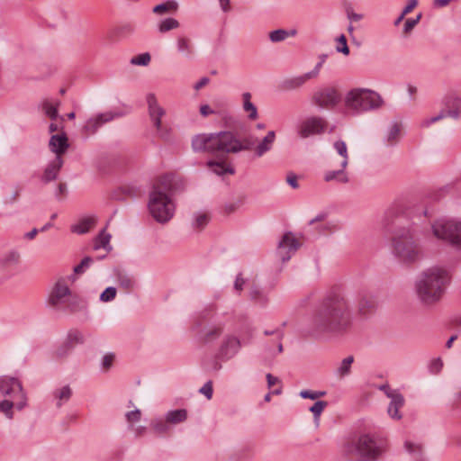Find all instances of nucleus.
<instances>
[{
  "instance_id": "obj_21",
  "label": "nucleus",
  "mask_w": 461,
  "mask_h": 461,
  "mask_svg": "<svg viewBox=\"0 0 461 461\" xmlns=\"http://www.w3.org/2000/svg\"><path fill=\"white\" fill-rule=\"evenodd\" d=\"M388 398L391 399V402L388 406V414L396 420H400L402 415L400 414L399 409L404 404V398L402 394H388Z\"/></svg>"
},
{
  "instance_id": "obj_28",
  "label": "nucleus",
  "mask_w": 461,
  "mask_h": 461,
  "mask_svg": "<svg viewBox=\"0 0 461 461\" xmlns=\"http://www.w3.org/2000/svg\"><path fill=\"white\" fill-rule=\"evenodd\" d=\"M333 148L341 158L339 167L346 168L348 164V153L346 142L343 140H337L334 142Z\"/></svg>"
},
{
  "instance_id": "obj_49",
  "label": "nucleus",
  "mask_w": 461,
  "mask_h": 461,
  "mask_svg": "<svg viewBox=\"0 0 461 461\" xmlns=\"http://www.w3.org/2000/svg\"><path fill=\"white\" fill-rule=\"evenodd\" d=\"M338 46L336 47V50L338 52L343 53L344 55L349 54V48L347 44V39L344 34H341L338 39Z\"/></svg>"
},
{
  "instance_id": "obj_16",
  "label": "nucleus",
  "mask_w": 461,
  "mask_h": 461,
  "mask_svg": "<svg viewBox=\"0 0 461 461\" xmlns=\"http://www.w3.org/2000/svg\"><path fill=\"white\" fill-rule=\"evenodd\" d=\"M241 347L240 340L234 336H228L221 343L218 356L222 360L232 358Z\"/></svg>"
},
{
  "instance_id": "obj_15",
  "label": "nucleus",
  "mask_w": 461,
  "mask_h": 461,
  "mask_svg": "<svg viewBox=\"0 0 461 461\" xmlns=\"http://www.w3.org/2000/svg\"><path fill=\"white\" fill-rule=\"evenodd\" d=\"M312 78H315V72H307L299 76L287 77L279 83L278 87L281 91L285 92L295 91L302 88L304 84Z\"/></svg>"
},
{
  "instance_id": "obj_64",
  "label": "nucleus",
  "mask_w": 461,
  "mask_h": 461,
  "mask_svg": "<svg viewBox=\"0 0 461 461\" xmlns=\"http://www.w3.org/2000/svg\"><path fill=\"white\" fill-rule=\"evenodd\" d=\"M21 192H22V187L15 186L10 198L8 199V203H14L20 196Z\"/></svg>"
},
{
  "instance_id": "obj_27",
  "label": "nucleus",
  "mask_w": 461,
  "mask_h": 461,
  "mask_svg": "<svg viewBox=\"0 0 461 461\" xmlns=\"http://www.w3.org/2000/svg\"><path fill=\"white\" fill-rule=\"evenodd\" d=\"M186 419L187 411L185 409L169 411L166 414V420L170 424H178L184 422Z\"/></svg>"
},
{
  "instance_id": "obj_54",
  "label": "nucleus",
  "mask_w": 461,
  "mask_h": 461,
  "mask_svg": "<svg viewBox=\"0 0 461 461\" xmlns=\"http://www.w3.org/2000/svg\"><path fill=\"white\" fill-rule=\"evenodd\" d=\"M126 420L132 427V423L138 422L141 418V411L140 409H135L131 411L126 412L125 414Z\"/></svg>"
},
{
  "instance_id": "obj_29",
  "label": "nucleus",
  "mask_w": 461,
  "mask_h": 461,
  "mask_svg": "<svg viewBox=\"0 0 461 461\" xmlns=\"http://www.w3.org/2000/svg\"><path fill=\"white\" fill-rule=\"evenodd\" d=\"M207 167L216 175L222 176L226 173L233 175L235 170L231 167H226L223 162L209 160Z\"/></svg>"
},
{
  "instance_id": "obj_17",
  "label": "nucleus",
  "mask_w": 461,
  "mask_h": 461,
  "mask_svg": "<svg viewBox=\"0 0 461 461\" xmlns=\"http://www.w3.org/2000/svg\"><path fill=\"white\" fill-rule=\"evenodd\" d=\"M149 115L158 131H161V118L165 115V110L158 104L153 94L147 95Z\"/></svg>"
},
{
  "instance_id": "obj_39",
  "label": "nucleus",
  "mask_w": 461,
  "mask_h": 461,
  "mask_svg": "<svg viewBox=\"0 0 461 461\" xmlns=\"http://www.w3.org/2000/svg\"><path fill=\"white\" fill-rule=\"evenodd\" d=\"M354 362V357L353 356H348L347 357H345L339 366L338 367V374L339 375V376H345L349 374L350 372V367H351V364Z\"/></svg>"
},
{
  "instance_id": "obj_7",
  "label": "nucleus",
  "mask_w": 461,
  "mask_h": 461,
  "mask_svg": "<svg viewBox=\"0 0 461 461\" xmlns=\"http://www.w3.org/2000/svg\"><path fill=\"white\" fill-rule=\"evenodd\" d=\"M345 104L348 108L360 113L381 107L383 99L375 91L366 88H356L348 93Z\"/></svg>"
},
{
  "instance_id": "obj_41",
  "label": "nucleus",
  "mask_w": 461,
  "mask_h": 461,
  "mask_svg": "<svg viewBox=\"0 0 461 461\" xmlns=\"http://www.w3.org/2000/svg\"><path fill=\"white\" fill-rule=\"evenodd\" d=\"M66 340L75 348L76 345L84 343V337L78 330H70L67 335Z\"/></svg>"
},
{
  "instance_id": "obj_1",
  "label": "nucleus",
  "mask_w": 461,
  "mask_h": 461,
  "mask_svg": "<svg viewBox=\"0 0 461 461\" xmlns=\"http://www.w3.org/2000/svg\"><path fill=\"white\" fill-rule=\"evenodd\" d=\"M352 326L350 303L348 297L339 292L327 294L311 317L307 332L312 336L344 335Z\"/></svg>"
},
{
  "instance_id": "obj_6",
  "label": "nucleus",
  "mask_w": 461,
  "mask_h": 461,
  "mask_svg": "<svg viewBox=\"0 0 461 461\" xmlns=\"http://www.w3.org/2000/svg\"><path fill=\"white\" fill-rule=\"evenodd\" d=\"M340 451L345 456L357 455L365 461H376L384 453L385 447L382 441L365 433L357 438H346L340 446Z\"/></svg>"
},
{
  "instance_id": "obj_59",
  "label": "nucleus",
  "mask_w": 461,
  "mask_h": 461,
  "mask_svg": "<svg viewBox=\"0 0 461 461\" xmlns=\"http://www.w3.org/2000/svg\"><path fill=\"white\" fill-rule=\"evenodd\" d=\"M114 359V355L112 353L106 354L103 357L102 365L104 368L108 369L112 366Z\"/></svg>"
},
{
  "instance_id": "obj_36",
  "label": "nucleus",
  "mask_w": 461,
  "mask_h": 461,
  "mask_svg": "<svg viewBox=\"0 0 461 461\" xmlns=\"http://www.w3.org/2000/svg\"><path fill=\"white\" fill-rule=\"evenodd\" d=\"M16 407V402L5 399L3 401H0V412H3L6 418L13 419L14 418V411L13 408Z\"/></svg>"
},
{
  "instance_id": "obj_35",
  "label": "nucleus",
  "mask_w": 461,
  "mask_h": 461,
  "mask_svg": "<svg viewBox=\"0 0 461 461\" xmlns=\"http://www.w3.org/2000/svg\"><path fill=\"white\" fill-rule=\"evenodd\" d=\"M72 390L68 385H65L54 393L55 397L58 399L57 406L60 407L63 402H68L71 397Z\"/></svg>"
},
{
  "instance_id": "obj_31",
  "label": "nucleus",
  "mask_w": 461,
  "mask_h": 461,
  "mask_svg": "<svg viewBox=\"0 0 461 461\" xmlns=\"http://www.w3.org/2000/svg\"><path fill=\"white\" fill-rule=\"evenodd\" d=\"M251 94L249 92L242 94V100H243V109L246 112H249V118L250 120H256L258 118V109L257 107L251 103Z\"/></svg>"
},
{
  "instance_id": "obj_60",
  "label": "nucleus",
  "mask_w": 461,
  "mask_h": 461,
  "mask_svg": "<svg viewBox=\"0 0 461 461\" xmlns=\"http://www.w3.org/2000/svg\"><path fill=\"white\" fill-rule=\"evenodd\" d=\"M443 362L440 357H438L431 362L430 369L434 373H438L441 370Z\"/></svg>"
},
{
  "instance_id": "obj_51",
  "label": "nucleus",
  "mask_w": 461,
  "mask_h": 461,
  "mask_svg": "<svg viewBox=\"0 0 461 461\" xmlns=\"http://www.w3.org/2000/svg\"><path fill=\"white\" fill-rule=\"evenodd\" d=\"M116 296V288L113 286L107 287L100 295V300L102 302H111Z\"/></svg>"
},
{
  "instance_id": "obj_22",
  "label": "nucleus",
  "mask_w": 461,
  "mask_h": 461,
  "mask_svg": "<svg viewBox=\"0 0 461 461\" xmlns=\"http://www.w3.org/2000/svg\"><path fill=\"white\" fill-rule=\"evenodd\" d=\"M401 124L396 122L390 124L384 138V141L386 146H393L398 142L401 135Z\"/></svg>"
},
{
  "instance_id": "obj_25",
  "label": "nucleus",
  "mask_w": 461,
  "mask_h": 461,
  "mask_svg": "<svg viewBox=\"0 0 461 461\" xmlns=\"http://www.w3.org/2000/svg\"><path fill=\"white\" fill-rule=\"evenodd\" d=\"M447 116L456 119L459 116V112L457 110H442L436 116H433V117L428 118V119H424L420 122V125L422 127H429L430 124H432L436 122H438L441 119L446 118Z\"/></svg>"
},
{
  "instance_id": "obj_5",
  "label": "nucleus",
  "mask_w": 461,
  "mask_h": 461,
  "mask_svg": "<svg viewBox=\"0 0 461 461\" xmlns=\"http://www.w3.org/2000/svg\"><path fill=\"white\" fill-rule=\"evenodd\" d=\"M171 178L168 176L159 177L149 194V210L153 218L160 222H167L174 215L175 206L169 198Z\"/></svg>"
},
{
  "instance_id": "obj_45",
  "label": "nucleus",
  "mask_w": 461,
  "mask_h": 461,
  "mask_svg": "<svg viewBox=\"0 0 461 461\" xmlns=\"http://www.w3.org/2000/svg\"><path fill=\"white\" fill-rule=\"evenodd\" d=\"M73 349L74 347L65 339V341L57 348L56 356L59 358L66 357Z\"/></svg>"
},
{
  "instance_id": "obj_63",
  "label": "nucleus",
  "mask_w": 461,
  "mask_h": 461,
  "mask_svg": "<svg viewBox=\"0 0 461 461\" xmlns=\"http://www.w3.org/2000/svg\"><path fill=\"white\" fill-rule=\"evenodd\" d=\"M326 58H327L326 54H321L320 56V61L316 64L314 68L311 71V72H315V77L319 75L320 69H321L322 64L325 62Z\"/></svg>"
},
{
  "instance_id": "obj_10",
  "label": "nucleus",
  "mask_w": 461,
  "mask_h": 461,
  "mask_svg": "<svg viewBox=\"0 0 461 461\" xmlns=\"http://www.w3.org/2000/svg\"><path fill=\"white\" fill-rule=\"evenodd\" d=\"M0 393L3 396L8 397L9 400L16 402V408L23 410L27 404L26 393L23 391L21 382L15 377L1 376L0 377Z\"/></svg>"
},
{
  "instance_id": "obj_12",
  "label": "nucleus",
  "mask_w": 461,
  "mask_h": 461,
  "mask_svg": "<svg viewBox=\"0 0 461 461\" xmlns=\"http://www.w3.org/2000/svg\"><path fill=\"white\" fill-rule=\"evenodd\" d=\"M122 113H114L112 111H107L104 113H100L90 117L86 123L84 124L82 131L83 132L89 136L95 134L98 130L104 125L114 120L115 118L121 117Z\"/></svg>"
},
{
  "instance_id": "obj_37",
  "label": "nucleus",
  "mask_w": 461,
  "mask_h": 461,
  "mask_svg": "<svg viewBox=\"0 0 461 461\" xmlns=\"http://www.w3.org/2000/svg\"><path fill=\"white\" fill-rule=\"evenodd\" d=\"M20 255L16 251H9L2 256L1 263L4 267H10L18 263Z\"/></svg>"
},
{
  "instance_id": "obj_53",
  "label": "nucleus",
  "mask_w": 461,
  "mask_h": 461,
  "mask_svg": "<svg viewBox=\"0 0 461 461\" xmlns=\"http://www.w3.org/2000/svg\"><path fill=\"white\" fill-rule=\"evenodd\" d=\"M347 18L350 22H359L364 18L362 14L356 13L351 5H348L345 8Z\"/></svg>"
},
{
  "instance_id": "obj_48",
  "label": "nucleus",
  "mask_w": 461,
  "mask_h": 461,
  "mask_svg": "<svg viewBox=\"0 0 461 461\" xmlns=\"http://www.w3.org/2000/svg\"><path fill=\"white\" fill-rule=\"evenodd\" d=\"M328 405V402L325 401H318L312 407H310V411L313 414L314 419L317 420L325 407Z\"/></svg>"
},
{
  "instance_id": "obj_62",
  "label": "nucleus",
  "mask_w": 461,
  "mask_h": 461,
  "mask_svg": "<svg viewBox=\"0 0 461 461\" xmlns=\"http://www.w3.org/2000/svg\"><path fill=\"white\" fill-rule=\"evenodd\" d=\"M418 5V0H409L407 5L402 10V15H407L411 13Z\"/></svg>"
},
{
  "instance_id": "obj_4",
  "label": "nucleus",
  "mask_w": 461,
  "mask_h": 461,
  "mask_svg": "<svg viewBox=\"0 0 461 461\" xmlns=\"http://www.w3.org/2000/svg\"><path fill=\"white\" fill-rule=\"evenodd\" d=\"M447 280L446 270L433 267L423 271L415 283L416 293L424 304L430 305L441 298Z\"/></svg>"
},
{
  "instance_id": "obj_50",
  "label": "nucleus",
  "mask_w": 461,
  "mask_h": 461,
  "mask_svg": "<svg viewBox=\"0 0 461 461\" xmlns=\"http://www.w3.org/2000/svg\"><path fill=\"white\" fill-rule=\"evenodd\" d=\"M94 259L91 257H85L80 264L74 267V273L75 274H82L85 272V270L90 266L91 263H93Z\"/></svg>"
},
{
  "instance_id": "obj_56",
  "label": "nucleus",
  "mask_w": 461,
  "mask_h": 461,
  "mask_svg": "<svg viewBox=\"0 0 461 461\" xmlns=\"http://www.w3.org/2000/svg\"><path fill=\"white\" fill-rule=\"evenodd\" d=\"M199 392L203 394L208 400L212 397V381L206 382L199 390Z\"/></svg>"
},
{
  "instance_id": "obj_13",
  "label": "nucleus",
  "mask_w": 461,
  "mask_h": 461,
  "mask_svg": "<svg viewBox=\"0 0 461 461\" xmlns=\"http://www.w3.org/2000/svg\"><path fill=\"white\" fill-rule=\"evenodd\" d=\"M327 126L326 121L319 116H312L304 120L299 129L298 134L301 138L305 139L311 135L322 133Z\"/></svg>"
},
{
  "instance_id": "obj_24",
  "label": "nucleus",
  "mask_w": 461,
  "mask_h": 461,
  "mask_svg": "<svg viewBox=\"0 0 461 461\" xmlns=\"http://www.w3.org/2000/svg\"><path fill=\"white\" fill-rule=\"evenodd\" d=\"M276 140V132L270 131L264 137L261 142L255 148V153L258 157H262L266 152L272 149L273 143Z\"/></svg>"
},
{
  "instance_id": "obj_8",
  "label": "nucleus",
  "mask_w": 461,
  "mask_h": 461,
  "mask_svg": "<svg viewBox=\"0 0 461 461\" xmlns=\"http://www.w3.org/2000/svg\"><path fill=\"white\" fill-rule=\"evenodd\" d=\"M49 304L54 307L66 305L70 311H77L80 307L81 299L68 286L66 280L57 281L48 299Z\"/></svg>"
},
{
  "instance_id": "obj_23",
  "label": "nucleus",
  "mask_w": 461,
  "mask_h": 461,
  "mask_svg": "<svg viewBox=\"0 0 461 461\" xmlns=\"http://www.w3.org/2000/svg\"><path fill=\"white\" fill-rule=\"evenodd\" d=\"M95 221L94 216L84 217L77 223L71 226V230L77 234H85L95 225Z\"/></svg>"
},
{
  "instance_id": "obj_33",
  "label": "nucleus",
  "mask_w": 461,
  "mask_h": 461,
  "mask_svg": "<svg viewBox=\"0 0 461 461\" xmlns=\"http://www.w3.org/2000/svg\"><path fill=\"white\" fill-rule=\"evenodd\" d=\"M176 47L178 52L184 54L187 58H189L194 52L193 45L190 40L185 37H179L177 39Z\"/></svg>"
},
{
  "instance_id": "obj_44",
  "label": "nucleus",
  "mask_w": 461,
  "mask_h": 461,
  "mask_svg": "<svg viewBox=\"0 0 461 461\" xmlns=\"http://www.w3.org/2000/svg\"><path fill=\"white\" fill-rule=\"evenodd\" d=\"M421 17H422V14L419 13L415 18H413V19L408 18L405 21L404 25H403V29H402L403 33L406 35L411 33V31L413 30V28L419 23Z\"/></svg>"
},
{
  "instance_id": "obj_9",
  "label": "nucleus",
  "mask_w": 461,
  "mask_h": 461,
  "mask_svg": "<svg viewBox=\"0 0 461 461\" xmlns=\"http://www.w3.org/2000/svg\"><path fill=\"white\" fill-rule=\"evenodd\" d=\"M436 238L461 248V222L453 220H439L431 226Z\"/></svg>"
},
{
  "instance_id": "obj_61",
  "label": "nucleus",
  "mask_w": 461,
  "mask_h": 461,
  "mask_svg": "<svg viewBox=\"0 0 461 461\" xmlns=\"http://www.w3.org/2000/svg\"><path fill=\"white\" fill-rule=\"evenodd\" d=\"M286 182L289 185H291L293 188L296 189L299 187L298 182H297V176L294 173H289L286 177Z\"/></svg>"
},
{
  "instance_id": "obj_30",
  "label": "nucleus",
  "mask_w": 461,
  "mask_h": 461,
  "mask_svg": "<svg viewBox=\"0 0 461 461\" xmlns=\"http://www.w3.org/2000/svg\"><path fill=\"white\" fill-rule=\"evenodd\" d=\"M324 180L326 182H330L332 180H338L340 183H348V177L347 173L345 172V168L340 167V168L337 170H330L327 171L324 175Z\"/></svg>"
},
{
  "instance_id": "obj_11",
  "label": "nucleus",
  "mask_w": 461,
  "mask_h": 461,
  "mask_svg": "<svg viewBox=\"0 0 461 461\" xmlns=\"http://www.w3.org/2000/svg\"><path fill=\"white\" fill-rule=\"evenodd\" d=\"M341 99L339 91L332 86H326L316 90L312 96V104L321 109L334 108Z\"/></svg>"
},
{
  "instance_id": "obj_14",
  "label": "nucleus",
  "mask_w": 461,
  "mask_h": 461,
  "mask_svg": "<svg viewBox=\"0 0 461 461\" xmlns=\"http://www.w3.org/2000/svg\"><path fill=\"white\" fill-rule=\"evenodd\" d=\"M301 244L292 232H286L278 243L277 255L283 262L288 261Z\"/></svg>"
},
{
  "instance_id": "obj_34",
  "label": "nucleus",
  "mask_w": 461,
  "mask_h": 461,
  "mask_svg": "<svg viewBox=\"0 0 461 461\" xmlns=\"http://www.w3.org/2000/svg\"><path fill=\"white\" fill-rule=\"evenodd\" d=\"M178 8V4L174 0H168L165 3L159 4L153 8V13L157 14H163L167 12H176Z\"/></svg>"
},
{
  "instance_id": "obj_46",
  "label": "nucleus",
  "mask_w": 461,
  "mask_h": 461,
  "mask_svg": "<svg viewBox=\"0 0 461 461\" xmlns=\"http://www.w3.org/2000/svg\"><path fill=\"white\" fill-rule=\"evenodd\" d=\"M249 294L251 300L261 303L262 304L267 303V298L256 285L250 287Z\"/></svg>"
},
{
  "instance_id": "obj_52",
  "label": "nucleus",
  "mask_w": 461,
  "mask_h": 461,
  "mask_svg": "<svg viewBox=\"0 0 461 461\" xmlns=\"http://www.w3.org/2000/svg\"><path fill=\"white\" fill-rule=\"evenodd\" d=\"M209 221V217L206 213H198L195 215L194 221V228L203 229Z\"/></svg>"
},
{
  "instance_id": "obj_42",
  "label": "nucleus",
  "mask_w": 461,
  "mask_h": 461,
  "mask_svg": "<svg viewBox=\"0 0 461 461\" xmlns=\"http://www.w3.org/2000/svg\"><path fill=\"white\" fill-rule=\"evenodd\" d=\"M151 57L149 52H145L131 59V64L135 66H148L150 62Z\"/></svg>"
},
{
  "instance_id": "obj_43",
  "label": "nucleus",
  "mask_w": 461,
  "mask_h": 461,
  "mask_svg": "<svg viewBox=\"0 0 461 461\" xmlns=\"http://www.w3.org/2000/svg\"><path fill=\"white\" fill-rule=\"evenodd\" d=\"M289 36L288 31L285 29H278L269 32V40L272 42H280L285 41Z\"/></svg>"
},
{
  "instance_id": "obj_57",
  "label": "nucleus",
  "mask_w": 461,
  "mask_h": 461,
  "mask_svg": "<svg viewBox=\"0 0 461 461\" xmlns=\"http://www.w3.org/2000/svg\"><path fill=\"white\" fill-rule=\"evenodd\" d=\"M118 282L119 285L125 289L131 288L133 285L132 280L129 276L123 275H120L118 276Z\"/></svg>"
},
{
  "instance_id": "obj_40",
  "label": "nucleus",
  "mask_w": 461,
  "mask_h": 461,
  "mask_svg": "<svg viewBox=\"0 0 461 461\" xmlns=\"http://www.w3.org/2000/svg\"><path fill=\"white\" fill-rule=\"evenodd\" d=\"M151 428L158 434H164L169 430L168 422L162 419H155L151 421Z\"/></svg>"
},
{
  "instance_id": "obj_26",
  "label": "nucleus",
  "mask_w": 461,
  "mask_h": 461,
  "mask_svg": "<svg viewBox=\"0 0 461 461\" xmlns=\"http://www.w3.org/2000/svg\"><path fill=\"white\" fill-rule=\"evenodd\" d=\"M110 240L111 235L105 231V229H103L95 240L94 249L97 250L99 249H104L107 251H110L112 249Z\"/></svg>"
},
{
  "instance_id": "obj_19",
  "label": "nucleus",
  "mask_w": 461,
  "mask_h": 461,
  "mask_svg": "<svg viewBox=\"0 0 461 461\" xmlns=\"http://www.w3.org/2000/svg\"><path fill=\"white\" fill-rule=\"evenodd\" d=\"M63 164L64 160L61 157H55V158L52 161H50L46 167L42 176V180L45 183H49L52 180H55Z\"/></svg>"
},
{
  "instance_id": "obj_2",
  "label": "nucleus",
  "mask_w": 461,
  "mask_h": 461,
  "mask_svg": "<svg viewBox=\"0 0 461 461\" xmlns=\"http://www.w3.org/2000/svg\"><path fill=\"white\" fill-rule=\"evenodd\" d=\"M394 256L406 264H412L422 258L419 242L421 228L419 221L405 214L398 215L389 227Z\"/></svg>"
},
{
  "instance_id": "obj_47",
  "label": "nucleus",
  "mask_w": 461,
  "mask_h": 461,
  "mask_svg": "<svg viewBox=\"0 0 461 461\" xmlns=\"http://www.w3.org/2000/svg\"><path fill=\"white\" fill-rule=\"evenodd\" d=\"M326 395L325 391H311L303 390L300 392V396L303 399L316 400Z\"/></svg>"
},
{
  "instance_id": "obj_20",
  "label": "nucleus",
  "mask_w": 461,
  "mask_h": 461,
  "mask_svg": "<svg viewBox=\"0 0 461 461\" xmlns=\"http://www.w3.org/2000/svg\"><path fill=\"white\" fill-rule=\"evenodd\" d=\"M376 307L375 296L369 294H361L357 302V309L361 314L372 312Z\"/></svg>"
},
{
  "instance_id": "obj_18",
  "label": "nucleus",
  "mask_w": 461,
  "mask_h": 461,
  "mask_svg": "<svg viewBox=\"0 0 461 461\" xmlns=\"http://www.w3.org/2000/svg\"><path fill=\"white\" fill-rule=\"evenodd\" d=\"M50 149L56 154V157H61L69 148L68 138L65 132L52 135L49 141Z\"/></svg>"
},
{
  "instance_id": "obj_3",
  "label": "nucleus",
  "mask_w": 461,
  "mask_h": 461,
  "mask_svg": "<svg viewBox=\"0 0 461 461\" xmlns=\"http://www.w3.org/2000/svg\"><path fill=\"white\" fill-rule=\"evenodd\" d=\"M255 145L252 138L240 140L230 131L197 134L192 139L195 152H207L217 157L250 150Z\"/></svg>"
},
{
  "instance_id": "obj_58",
  "label": "nucleus",
  "mask_w": 461,
  "mask_h": 461,
  "mask_svg": "<svg viewBox=\"0 0 461 461\" xmlns=\"http://www.w3.org/2000/svg\"><path fill=\"white\" fill-rule=\"evenodd\" d=\"M245 283H246V280L243 278L242 274H239L236 276V279L234 282V289L238 292L242 291Z\"/></svg>"
},
{
  "instance_id": "obj_55",
  "label": "nucleus",
  "mask_w": 461,
  "mask_h": 461,
  "mask_svg": "<svg viewBox=\"0 0 461 461\" xmlns=\"http://www.w3.org/2000/svg\"><path fill=\"white\" fill-rule=\"evenodd\" d=\"M221 334V328H214L206 332L203 338V342H211Z\"/></svg>"
},
{
  "instance_id": "obj_32",
  "label": "nucleus",
  "mask_w": 461,
  "mask_h": 461,
  "mask_svg": "<svg viewBox=\"0 0 461 461\" xmlns=\"http://www.w3.org/2000/svg\"><path fill=\"white\" fill-rule=\"evenodd\" d=\"M60 102L57 101L55 104L50 103L49 100H44L42 102V110L44 113L50 117L52 121L56 120L59 117V110L58 107L59 106Z\"/></svg>"
},
{
  "instance_id": "obj_38",
  "label": "nucleus",
  "mask_w": 461,
  "mask_h": 461,
  "mask_svg": "<svg viewBox=\"0 0 461 461\" xmlns=\"http://www.w3.org/2000/svg\"><path fill=\"white\" fill-rule=\"evenodd\" d=\"M179 27V23L174 18L164 19L158 25V31L161 33L167 32L170 30L176 29Z\"/></svg>"
}]
</instances>
